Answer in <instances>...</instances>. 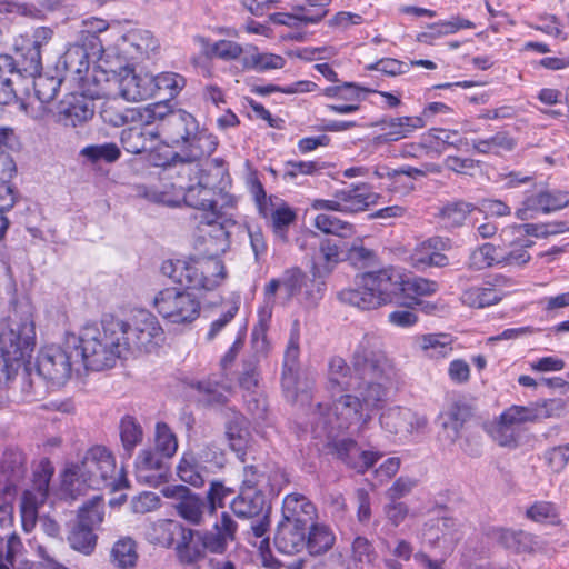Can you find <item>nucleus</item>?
<instances>
[{
    "instance_id": "63",
    "label": "nucleus",
    "mask_w": 569,
    "mask_h": 569,
    "mask_svg": "<svg viewBox=\"0 0 569 569\" xmlns=\"http://www.w3.org/2000/svg\"><path fill=\"white\" fill-rule=\"evenodd\" d=\"M537 409L535 406H511L507 410H505L500 417L501 420L507 421V423H511L515 427L517 425L523 422H533L537 421Z\"/></svg>"
},
{
    "instance_id": "54",
    "label": "nucleus",
    "mask_w": 569,
    "mask_h": 569,
    "mask_svg": "<svg viewBox=\"0 0 569 569\" xmlns=\"http://www.w3.org/2000/svg\"><path fill=\"white\" fill-rule=\"evenodd\" d=\"M515 231L519 233L520 238H547L549 236L559 234L567 228L565 222H548V223H525L516 226Z\"/></svg>"
},
{
    "instance_id": "17",
    "label": "nucleus",
    "mask_w": 569,
    "mask_h": 569,
    "mask_svg": "<svg viewBox=\"0 0 569 569\" xmlns=\"http://www.w3.org/2000/svg\"><path fill=\"white\" fill-rule=\"evenodd\" d=\"M94 113L93 101L83 94L71 93L59 103L57 121L76 128L89 121Z\"/></svg>"
},
{
    "instance_id": "35",
    "label": "nucleus",
    "mask_w": 569,
    "mask_h": 569,
    "mask_svg": "<svg viewBox=\"0 0 569 569\" xmlns=\"http://www.w3.org/2000/svg\"><path fill=\"white\" fill-rule=\"evenodd\" d=\"M307 528L290 521L282 522L274 538L278 549L284 553L299 551L305 546Z\"/></svg>"
},
{
    "instance_id": "57",
    "label": "nucleus",
    "mask_w": 569,
    "mask_h": 569,
    "mask_svg": "<svg viewBox=\"0 0 569 569\" xmlns=\"http://www.w3.org/2000/svg\"><path fill=\"white\" fill-rule=\"evenodd\" d=\"M104 518V511L101 498H94L92 502L80 509L77 523L92 528H98Z\"/></svg>"
},
{
    "instance_id": "20",
    "label": "nucleus",
    "mask_w": 569,
    "mask_h": 569,
    "mask_svg": "<svg viewBox=\"0 0 569 569\" xmlns=\"http://www.w3.org/2000/svg\"><path fill=\"white\" fill-rule=\"evenodd\" d=\"M153 122L139 121V123L124 128L120 133L122 148L132 154L152 150L157 142V131L151 127Z\"/></svg>"
},
{
    "instance_id": "51",
    "label": "nucleus",
    "mask_w": 569,
    "mask_h": 569,
    "mask_svg": "<svg viewBox=\"0 0 569 569\" xmlns=\"http://www.w3.org/2000/svg\"><path fill=\"white\" fill-rule=\"evenodd\" d=\"M80 156L86 158L92 163L100 161L112 163L116 162L120 156V148L114 142H104L101 144H89L81 149Z\"/></svg>"
},
{
    "instance_id": "12",
    "label": "nucleus",
    "mask_w": 569,
    "mask_h": 569,
    "mask_svg": "<svg viewBox=\"0 0 569 569\" xmlns=\"http://www.w3.org/2000/svg\"><path fill=\"white\" fill-rule=\"evenodd\" d=\"M53 473L51 465H38L33 471L32 489L23 492L20 511L24 528L33 527L38 508L44 503L48 496L49 481Z\"/></svg>"
},
{
    "instance_id": "10",
    "label": "nucleus",
    "mask_w": 569,
    "mask_h": 569,
    "mask_svg": "<svg viewBox=\"0 0 569 569\" xmlns=\"http://www.w3.org/2000/svg\"><path fill=\"white\" fill-rule=\"evenodd\" d=\"M122 343L127 356L134 352H151L164 339V332L157 317L147 310H138L131 322L123 320Z\"/></svg>"
},
{
    "instance_id": "34",
    "label": "nucleus",
    "mask_w": 569,
    "mask_h": 569,
    "mask_svg": "<svg viewBox=\"0 0 569 569\" xmlns=\"http://www.w3.org/2000/svg\"><path fill=\"white\" fill-rule=\"evenodd\" d=\"M416 346L430 359L448 358L452 353V339L445 333H428L416 338Z\"/></svg>"
},
{
    "instance_id": "28",
    "label": "nucleus",
    "mask_w": 569,
    "mask_h": 569,
    "mask_svg": "<svg viewBox=\"0 0 569 569\" xmlns=\"http://www.w3.org/2000/svg\"><path fill=\"white\" fill-rule=\"evenodd\" d=\"M282 513L284 521L308 527L316 516V508L303 495L290 493L283 499Z\"/></svg>"
},
{
    "instance_id": "46",
    "label": "nucleus",
    "mask_w": 569,
    "mask_h": 569,
    "mask_svg": "<svg viewBox=\"0 0 569 569\" xmlns=\"http://www.w3.org/2000/svg\"><path fill=\"white\" fill-rule=\"evenodd\" d=\"M153 98L162 96L163 99L174 98L186 84V79L174 72H162L153 76Z\"/></svg>"
},
{
    "instance_id": "48",
    "label": "nucleus",
    "mask_w": 569,
    "mask_h": 569,
    "mask_svg": "<svg viewBox=\"0 0 569 569\" xmlns=\"http://www.w3.org/2000/svg\"><path fill=\"white\" fill-rule=\"evenodd\" d=\"M91 486L92 485L88 483V480L83 478L80 465H70L62 473L61 490L71 498L83 495L87 488Z\"/></svg>"
},
{
    "instance_id": "18",
    "label": "nucleus",
    "mask_w": 569,
    "mask_h": 569,
    "mask_svg": "<svg viewBox=\"0 0 569 569\" xmlns=\"http://www.w3.org/2000/svg\"><path fill=\"white\" fill-rule=\"evenodd\" d=\"M420 537L430 546L450 549L461 539V532L456 520L440 518L425 523Z\"/></svg>"
},
{
    "instance_id": "4",
    "label": "nucleus",
    "mask_w": 569,
    "mask_h": 569,
    "mask_svg": "<svg viewBox=\"0 0 569 569\" xmlns=\"http://www.w3.org/2000/svg\"><path fill=\"white\" fill-rule=\"evenodd\" d=\"M353 371L359 375L356 389L358 399L366 412L372 416L382 408L388 398V385L393 376V367L378 349V341L372 336H363L352 357Z\"/></svg>"
},
{
    "instance_id": "41",
    "label": "nucleus",
    "mask_w": 569,
    "mask_h": 569,
    "mask_svg": "<svg viewBox=\"0 0 569 569\" xmlns=\"http://www.w3.org/2000/svg\"><path fill=\"white\" fill-rule=\"evenodd\" d=\"M268 218L276 238L286 242L288 240V229L297 219L296 211L284 202L277 208H272L271 203Z\"/></svg>"
},
{
    "instance_id": "13",
    "label": "nucleus",
    "mask_w": 569,
    "mask_h": 569,
    "mask_svg": "<svg viewBox=\"0 0 569 569\" xmlns=\"http://www.w3.org/2000/svg\"><path fill=\"white\" fill-rule=\"evenodd\" d=\"M218 147V138L208 132L207 130H199L197 133L190 136V140L184 146L186 156L182 157L174 152L170 160L161 163L163 170L167 172L169 178H173V170H179V166L182 162L196 163L197 160L203 157H210Z\"/></svg>"
},
{
    "instance_id": "40",
    "label": "nucleus",
    "mask_w": 569,
    "mask_h": 569,
    "mask_svg": "<svg viewBox=\"0 0 569 569\" xmlns=\"http://www.w3.org/2000/svg\"><path fill=\"white\" fill-rule=\"evenodd\" d=\"M227 435L230 441V448L236 452L237 459L242 462L247 459L248 447V426L247 419L237 413L227 427Z\"/></svg>"
},
{
    "instance_id": "58",
    "label": "nucleus",
    "mask_w": 569,
    "mask_h": 569,
    "mask_svg": "<svg viewBox=\"0 0 569 569\" xmlns=\"http://www.w3.org/2000/svg\"><path fill=\"white\" fill-rule=\"evenodd\" d=\"M100 475L104 487L120 490L128 485L123 465H100Z\"/></svg>"
},
{
    "instance_id": "9",
    "label": "nucleus",
    "mask_w": 569,
    "mask_h": 569,
    "mask_svg": "<svg viewBox=\"0 0 569 569\" xmlns=\"http://www.w3.org/2000/svg\"><path fill=\"white\" fill-rule=\"evenodd\" d=\"M41 71V51L32 43L22 42L16 48L14 56L0 54V83L4 87L6 82L11 89L12 102L19 97V87Z\"/></svg>"
},
{
    "instance_id": "24",
    "label": "nucleus",
    "mask_w": 569,
    "mask_h": 569,
    "mask_svg": "<svg viewBox=\"0 0 569 569\" xmlns=\"http://www.w3.org/2000/svg\"><path fill=\"white\" fill-rule=\"evenodd\" d=\"M153 76L126 71L119 81V92L127 101H140L153 98Z\"/></svg>"
},
{
    "instance_id": "33",
    "label": "nucleus",
    "mask_w": 569,
    "mask_h": 569,
    "mask_svg": "<svg viewBox=\"0 0 569 569\" xmlns=\"http://www.w3.org/2000/svg\"><path fill=\"white\" fill-rule=\"evenodd\" d=\"M119 436L122 447L121 458L130 459L134 449L142 443L144 432L140 422L131 415L123 416L119 421Z\"/></svg>"
},
{
    "instance_id": "38",
    "label": "nucleus",
    "mask_w": 569,
    "mask_h": 569,
    "mask_svg": "<svg viewBox=\"0 0 569 569\" xmlns=\"http://www.w3.org/2000/svg\"><path fill=\"white\" fill-rule=\"evenodd\" d=\"M50 387L51 385L43 380L37 369L33 372L29 367H24L20 382L22 401L33 402L42 399Z\"/></svg>"
},
{
    "instance_id": "49",
    "label": "nucleus",
    "mask_w": 569,
    "mask_h": 569,
    "mask_svg": "<svg viewBox=\"0 0 569 569\" xmlns=\"http://www.w3.org/2000/svg\"><path fill=\"white\" fill-rule=\"evenodd\" d=\"M16 142V134L10 127H0V179H9L16 172L13 159L6 152Z\"/></svg>"
},
{
    "instance_id": "2",
    "label": "nucleus",
    "mask_w": 569,
    "mask_h": 569,
    "mask_svg": "<svg viewBox=\"0 0 569 569\" xmlns=\"http://www.w3.org/2000/svg\"><path fill=\"white\" fill-rule=\"evenodd\" d=\"M213 162V169H202L198 163L182 162L179 170H173L172 173L181 180L187 179L186 186L181 182L171 183L172 191L154 186L144 187L142 196L149 201L168 207H178L183 201L186 206L201 211L200 223H220L226 216L224 210L233 208L236 200L219 186L226 170L219 159H214Z\"/></svg>"
},
{
    "instance_id": "47",
    "label": "nucleus",
    "mask_w": 569,
    "mask_h": 569,
    "mask_svg": "<svg viewBox=\"0 0 569 569\" xmlns=\"http://www.w3.org/2000/svg\"><path fill=\"white\" fill-rule=\"evenodd\" d=\"M499 260L500 258L497 257V247L486 242L470 251L467 267L472 271H481L493 264H500Z\"/></svg>"
},
{
    "instance_id": "37",
    "label": "nucleus",
    "mask_w": 569,
    "mask_h": 569,
    "mask_svg": "<svg viewBox=\"0 0 569 569\" xmlns=\"http://www.w3.org/2000/svg\"><path fill=\"white\" fill-rule=\"evenodd\" d=\"M60 87V81L53 77H42L41 73L32 79H27L23 84L19 87L20 91L30 96V88L33 91L34 97L42 104L52 101Z\"/></svg>"
},
{
    "instance_id": "32",
    "label": "nucleus",
    "mask_w": 569,
    "mask_h": 569,
    "mask_svg": "<svg viewBox=\"0 0 569 569\" xmlns=\"http://www.w3.org/2000/svg\"><path fill=\"white\" fill-rule=\"evenodd\" d=\"M299 329L298 323L296 322L293 328L290 331V337L288 340V345L284 351L283 359V369H282V387L290 391L296 387L297 381V368H298V359H299Z\"/></svg>"
},
{
    "instance_id": "27",
    "label": "nucleus",
    "mask_w": 569,
    "mask_h": 569,
    "mask_svg": "<svg viewBox=\"0 0 569 569\" xmlns=\"http://www.w3.org/2000/svg\"><path fill=\"white\" fill-rule=\"evenodd\" d=\"M237 529V522L227 512H222L210 531H202L207 536L206 545L208 551L223 553L228 545L234 540Z\"/></svg>"
},
{
    "instance_id": "1",
    "label": "nucleus",
    "mask_w": 569,
    "mask_h": 569,
    "mask_svg": "<svg viewBox=\"0 0 569 569\" xmlns=\"http://www.w3.org/2000/svg\"><path fill=\"white\" fill-rule=\"evenodd\" d=\"M161 273L184 288H164L153 298L158 313L176 325L191 323L200 316V300L186 289L210 291L227 277L223 261L216 256L167 260L161 264Z\"/></svg>"
},
{
    "instance_id": "14",
    "label": "nucleus",
    "mask_w": 569,
    "mask_h": 569,
    "mask_svg": "<svg viewBox=\"0 0 569 569\" xmlns=\"http://www.w3.org/2000/svg\"><path fill=\"white\" fill-rule=\"evenodd\" d=\"M569 207V192L558 189L543 190L525 198L516 217L522 221L533 219L536 213H550Z\"/></svg>"
},
{
    "instance_id": "60",
    "label": "nucleus",
    "mask_w": 569,
    "mask_h": 569,
    "mask_svg": "<svg viewBox=\"0 0 569 569\" xmlns=\"http://www.w3.org/2000/svg\"><path fill=\"white\" fill-rule=\"evenodd\" d=\"M0 12L13 13L20 17L41 20L44 18L43 11L32 3L16 2L9 0L0 1Z\"/></svg>"
},
{
    "instance_id": "21",
    "label": "nucleus",
    "mask_w": 569,
    "mask_h": 569,
    "mask_svg": "<svg viewBox=\"0 0 569 569\" xmlns=\"http://www.w3.org/2000/svg\"><path fill=\"white\" fill-rule=\"evenodd\" d=\"M338 199L342 202V213H358L375 206L379 194L368 183H351L338 190Z\"/></svg>"
},
{
    "instance_id": "31",
    "label": "nucleus",
    "mask_w": 569,
    "mask_h": 569,
    "mask_svg": "<svg viewBox=\"0 0 569 569\" xmlns=\"http://www.w3.org/2000/svg\"><path fill=\"white\" fill-rule=\"evenodd\" d=\"M503 293L491 282L466 288L460 296L462 305L469 308L483 309L497 305L502 300Z\"/></svg>"
},
{
    "instance_id": "30",
    "label": "nucleus",
    "mask_w": 569,
    "mask_h": 569,
    "mask_svg": "<svg viewBox=\"0 0 569 569\" xmlns=\"http://www.w3.org/2000/svg\"><path fill=\"white\" fill-rule=\"evenodd\" d=\"M358 381L359 375L356 371L355 375L352 373L351 368L343 358L335 356L329 360L327 388L331 392L353 389Z\"/></svg>"
},
{
    "instance_id": "62",
    "label": "nucleus",
    "mask_w": 569,
    "mask_h": 569,
    "mask_svg": "<svg viewBox=\"0 0 569 569\" xmlns=\"http://www.w3.org/2000/svg\"><path fill=\"white\" fill-rule=\"evenodd\" d=\"M286 64V60L274 53H252L247 58V66L257 71H267L273 69H281Z\"/></svg>"
},
{
    "instance_id": "6",
    "label": "nucleus",
    "mask_w": 569,
    "mask_h": 569,
    "mask_svg": "<svg viewBox=\"0 0 569 569\" xmlns=\"http://www.w3.org/2000/svg\"><path fill=\"white\" fill-rule=\"evenodd\" d=\"M370 420V415L366 412L358 396L351 393L340 396L332 406L317 403L309 416L313 437H332L335 431H345L352 426L361 429Z\"/></svg>"
},
{
    "instance_id": "50",
    "label": "nucleus",
    "mask_w": 569,
    "mask_h": 569,
    "mask_svg": "<svg viewBox=\"0 0 569 569\" xmlns=\"http://www.w3.org/2000/svg\"><path fill=\"white\" fill-rule=\"evenodd\" d=\"M64 67L68 72L73 74L76 79L83 80L84 73L88 72L90 61L87 50L81 46L70 47L63 57Z\"/></svg>"
},
{
    "instance_id": "25",
    "label": "nucleus",
    "mask_w": 569,
    "mask_h": 569,
    "mask_svg": "<svg viewBox=\"0 0 569 569\" xmlns=\"http://www.w3.org/2000/svg\"><path fill=\"white\" fill-rule=\"evenodd\" d=\"M379 126L383 133L378 136L381 142H392L408 138L417 129L426 126V120L422 117H397L383 118L380 120Z\"/></svg>"
},
{
    "instance_id": "55",
    "label": "nucleus",
    "mask_w": 569,
    "mask_h": 569,
    "mask_svg": "<svg viewBox=\"0 0 569 569\" xmlns=\"http://www.w3.org/2000/svg\"><path fill=\"white\" fill-rule=\"evenodd\" d=\"M501 541L517 552H531L538 547L536 537L525 531L506 530L501 533Z\"/></svg>"
},
{
    "instance_id": "3",
    "label": "nucleus",
    "mask_w": 569,
    "mask_h": 569,
    "mask_svg": "<svg viewBox=\"0 0 569 569\" xmlns=\"http://www.w3.org/2000/svg\"><path fill=\"white\" fill-rule=\"evenodd\" d=\"M355 288H347L338 292V299L361 310H372L382 305L402 303L403 297L431 296L439 289L435 280L422 277H406L396 267L389 266L357 274Z\"/></svg>"
},
{
    "instance_id": "23",
    "label": "nucleus",
    "mask_w": 569,
    "mask_h": 569,
    "mask_svg": "<svg viewBox=\"0 0 569 569\" xmlns=\"http://www.w3.org/2000/svg\"><path fill=\"white\" fill-rule=\"evenodd\" d=\"M156 451L150 448L142 449L138 456V462H161L160 459H170L178 449L174 433L164 422L156 425Z\"/></svg>"
},
{
    "instance_id": "52",
    "label": "nucleus",
    "mask_w": 569,
    "mask_h": 569,
    "mask_svg": "<svg viewBox=\"0 0 569 569\" xmlns=\"http://www.w3.org/2000/svg\"><path fill=\"white\" fill-rule=\"evenodd\" d=\"M533 241L529 238L518 237L510 244L509 251L500 257L499 263L502 266H523L531 259L528 248L533 246Z\"/></svg>"
},
{
    "instance_id": "53",
    "label": "nucleus",
    "mask_w": 569,
    "mask_h": 569,
    "mask_svg": "<svg viewBox=\"0 0 569 569\" xmlns=\"http://www.w3.org/2000/svg\"><path fill=\"white\" fill-rule=\"evenodd\" d=\"M70 546L84 555H90L97 545V535L92 528L76 523L68 537Z\"/></svg>"
},
{
    "instance_id": "19",
    "label": "nucleus",
    "mask_w": 569,
    "mask_h": 569,
    "mask_svg": "<svg viewBox=\"0 0 569 569\" xmlns=\"http://www.w3.org/2000/svg\"><path fill=\"white\" fill-rule=\"evenodd\" d=\"M207 536L202 531L186 527L174 545L176 556L183 566L194 567L206 556Z\"/></svg>"
},
{
    "instance_id": "16",
    "label": "nucleus",
    "mask_w": 569,
    "mask_h": 569,
    "mask_svg": "<svg viewBox=\"0 0 569 569\" xmlns=\"http://www.w3.org/2000/svg\"><path fill=\"white\" fill-rule=\"evenodd\" d=\"M380 425L387 432L406 438L413 431L425 428L427 419L409 408L395 406L381 413Z\"/></svg>"
},
{
    "instance_id": "64",
    "label": "nucleus",
    "mask_w": 569,
    "mask_h": 569,
    "mask_svg": "<svg viewBox=\"0 0 569 569\" xmlns=\"http://www.w3.org/2000/svg\"><path fill=\"white\" fill-rule=\"evenodd\" d=\"M307 277L299 268H291L281 276L282 289L287 298L298 295L303 286H307Z\"/></svg>"
},
{
    "instance_id": "43",
    "label": "nucleus",
    "mask_w": 569,
    "mask_h": 569,
    "mask_svg": "<svg viewBox=\"0 0 569 569\" xmlns=\"http://www.w3.org/2000/svg\"><path fill=\"white\" fill-rule=\"evenodd\" d=\"M336 541L335 533L326 525H312L305 546L311 555H321L332 548Z\"/></svg>"
},
{
    "instance_id": "44",
    "label": "nucleus",
    "mask_w": 569,
    "mask_h": 569,
    "mask_svg": "<svg viewBox=\"0 0 569 569\" xmlns=\"http://www.w3.org/2000/svg\"><path fill=\"white\" fill-rule=\"evenodd\" d=\"M138 560L136 541L130 537L117 540L111 549V561L120 569H128L136 566Z\"/></svg>"
},
{
    "instance_id": "15",
    "label": "nucleus",
    "mask_w": 569,
    "mask_h": 569,
    "mask_svg": "<svg viewBox=\"0 0 569 569\" xmlns=\"http://www.w3.org/2000/svg\"><path fill=\"white\" fill-rule=\"evenodd\" d=\"M341 431H335L332 437H319L326 439L325 450L333 459L347 460L360 458L362 462H377L385 457V452L373 447L362 449L358 442L349 437L339 438Z\"/></svg>"
},
{
    "instance_id": "11",
    "label": "nucleus",
    "mask_w": 569,
    "mask_h": 569,
    "mask_svg": "<svg viewBox=\"0 0 569 569\" xmlns=\"http://www.w3.org/2000/svg\"><path fill=\"white\" fill-rule=\"evenodd\" d=\"M34 347L36 330L31 316H26L20 321L11 320L0 331V351L19 363L31 357Z\"/></svg>"
},
{
    "instance_id": "56",
    "label": "nucleus",
    "mask_w": 569,
    "mask_h": 569,
    "mask_svg": "<svg viewBox=\"0 0 569 569\" xmlns=\"http://www.w3.org/2000/svg\"><path fill=\"white\" fill-rule=\"evenodd\" d=\"M315 227L325 233L336 234L340 238L348 237L353 231L351 223L342 221L329 213H319L315 218Z\"/></svg>"
},
{
    "instance_id": "7",
    "label": "nucleus",
    "mask_w": 569,
    "mask_h": 569,
    "mask_svg": "<svg viewBox=\"0 0 569 569\" xmlns=\"http://www.w3.org/2000/svg\"><path fill=\"white\" fill-rule=\"evenodd\" d=\"M146 122L159 121L156 128L158 141L169 147L187 144L190 136L197 133L198 121L184 110H171L167 104L153 103L144 108Z\"/></svg>"
},
{
    "instance_id": "26",
    "label": "nucleus",
    "mask_w": 569,
    "mask_h": 569,
    "mask_svg": "<svg viewBox=\"0 0 569 569\" xmlns=\"http://www.w3.org/2000/svg\"><path fill=\"white\" fill-rule=\"evenodd\" d=\"M184 528L178 520L158 519L146 527L144 537L151 545L169 549L174 547Z\"/></svg>"
},
{
    "instance_id": "8",
    "label": "nucleus",
    "mask_w": 569,
    "mask_h": 569,
    "mask_svg": "<svg viewBox=\"0 0 569 569\" xmlns=\"http://www.w3.org/2000/svg\"><path fill=\"white\" fill-rule=\"evenodd\" d=\"M76 335L66 336L62 345H51L42 348L37 357L36 369L51 387L64 385L71 377L76 366H81L76 349Z\"/></svg>"
},
{
    "instance_id": "22",
    "label": "nucleus",
    "mask_w": 569,
    "mask_h": 569,
    "mask_svg": "<svg viewBox=\"0 0 569 569\" xmlns=\"http://www.w3.org/2000/svg\"><path fill=\"white\" fill-rule=\"evenodd\" d=\"M162 492L166 497L179 496L181 498L176 505L179 517L193 526L202 523L206 506L200 497L191 495L183 486L167 487Z\"/></svg>"
},
{
    "instance_id": "29",
    "label": "nucleus",
    "mask_w": 569,
    "mask_h": 569,
    "mask_svg": "<svg viewBox=\"0 0 569 569\" xmlns=\"http://www.w3.org/2000/svg\"><path fill=\"white\" fill-rule=\"evenodd\" d=\"M472 416L471 408L462 401L452 402L438 416V422L447 437L455 441L460 437L461 429Z\"/></svg>"
},
{
    "instance_id": "59",
    "label": "nucleus",
    "mask_w": 569,
    "mask_h": 569,
    "mask_svg": "<svg viewBox=\"0 0 569 569\" xmlns=\"http://www.w3.org/2000/svg\"><path fill=\"white\" fill-rule=\"evenodd\" d=\"M247 232L254 256V262L261 264L266 261L269 249L266 236L259 226H247Z\"/></svg>"
},
{
    "instance_id": "39",
    "label": "nucleus",
    "mask_w": 569,
    "mask_h": 569,
    "mask_svg": "<svg viewBox=\"0 0 569 569\" xmlns=\"http://www.w3.org/2000/svg\"><path fill=\"white\" fill-rule=\"evenodd\" d=\"M475 208L473 203L463 200L448 202L439 211V222L446 229L459 228L463 226Z\"/></svg>"
},
{
    "instance_id": "36",
    "label": "nucleus",
    "mask_w": 569,
    "mask_h": 569,
    "mask_svg": "<svg viewBox=\"0 0 569 569\" xmlns=\"http://www.w3.org/2000/svg\"><path fill=\"white\" fill-rule=\"evenodd\" d=\"M192 387L198 391V401L203 406H223L228 401L230 387L212 379L197 381Z\"/></svg>"
},
{
    "instance_id": "45",
    "label": "nucleus",
    "mask_w": 569,
    "mask_h": 569,
    "mask_svg": "<svg viewBox=\"0 0 569 569\" xmlns=\"http://www.w3.org/2000/svg\"><path fill=\"white\" fill-rule=\"evenodd\" d=\"M144 108H126L119 109L113 104H104L100 111V116L106 123L113 127H121L129 122L144 121L142 118Z\"/></svg>"
},
{
    "instance_id": "5",
    "label": "nucleus",
    "mask_w": 569,
    "mask_h": 569,
    "mask_svg": "<svg viewBox=\"0 0 569 569\" xmlns=\"http://www.w3.org/2000/svg\"><path fill=\"white\" fill-rule=\"evenodd\" d=\"M123 320L112 315H104L101 328L94 323L86 325L76 336V349L81 366L88 370L101 371L114 367L117 360L126 358Z\"/></svg>"
},
{
    "instance_id": "42",
    "label": "nucleus",
    "mask_w": 569,
    "mask_h": 569,
    "mask_svg": "<svg viewBox=\"0 0 569 569\" xmlns=\"http://www.w3.org/2000/svg\"><path fill=\"white\" fill-rule=\"evenodd\" d=\"M330 3L331 0H306L292 8L295 20L305 26L317 24L327 16Z\"/></svg>"
},
{
    "instance_id": "61",
    "label": "nucleus",
    "mask_w": 569,
    "mask_h": 569,
    "mask_svg": "<svg viewBox=\"0 0 569 569\" xmlns=\"http://www.w3.org/2000/svg\"><path fill=\"white\" fill-rule=\"evenodd\" d=\"M527 517L531 520L540 523H547V525H556L559 522V516L557 512L556 507L546 501H540L533 503L528 510H527Z\"/></svg>"
}]
</instances>
